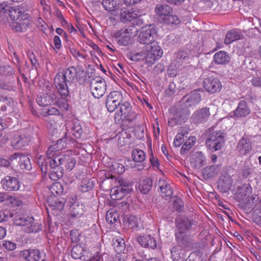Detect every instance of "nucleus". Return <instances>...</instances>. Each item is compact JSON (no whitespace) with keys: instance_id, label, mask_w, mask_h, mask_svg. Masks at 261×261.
Listing matches in <instances>:
<instances>
[{"instance_id":"c85d7f7f","label":"nucleus","mask_w":261,"mask_h":261,"mask_svg":"<svg viewBox=\"0 0 261 261\" xmlns=\"http://www.w3.org/2000/svg\"><path fill=\"white\" fill-rule=\"evenodd\" d=\"M237 148L241 154L245 155L252 149L251 142L249 139L243 138L239 141Z\"/></svg>"},{"instance_id":"4d7b16f0","label":"nucleus","mask_w":261,"mask_h":261,"mask_svg":"<svg viewBox=\"0 0 261 261\" xmlns=\"http://www.w3.org/2000/svg\"><path fill=\"white\" fill-rule=\"evenodd\" d=\"M149 160L151 165L153 168V169L155 170H159L162 172V171L160 168V165L158 158L154 157L153 155H151Z\"/></svg>"},{"instance_id":"412c9836","label":"nucleus","mask_w":261,"mask_h":261,"mask_svg":"<svg viewBox=\"0 0 261 261\" xmlns=\"http://www.w3.org/2000/svg\"><path fill=\"white\" fill-rule=\"evenodd\" d=\"M206 158L203 154L198 151L193 154L190 158V164L192 167L199 169L206 164Z\"/></svg>"},{"instance_id":"b1692460","label":"nucleus","mask_w":261,"mask_h":261,"mask_svg":"<svg viewBox=\"0 0 261 261\" xmlns=\"http://www.w3.org/2000/svg\"><path fill=\"white\" fill-rule=\"evenodd\" d=\"M127 58L133 61L145 60L146 62V56L144 46L142 48H135L127 53Z\"/></svg>"},{"instance_id":"f8f14e48","label":"nucleus","mask_w":261,"mask_h":261,"mask_svg":"<svg viewBox=\"0 0 261 261\" xmlns=\"http://www.w3.org/2000/svg\"><path fill=\"white\" fill-rule=\"evenodd\" d=\"M67 140L66 136V137L58 140L57 143L49 146L46 151V156L48 161L57 155L64 154V153L61 152V150L67 147Z\"/></svg>"},{"instance_id":"4468645a","label":"nucleus","mask_w":261,"mask_h":261,"mask_svg":"<svg viewBox=\"0 0 261 261\" xmlns=\"http://www.w3.org/2000/svg\"><path fill=\"white\" fill-rule=\"evenodd\" d=\"M132 33L128 28H122L115 34L118 44L120 46H126L131 43Z\"/></svg>"},{"instance_id":"0eeeda50","label":"nucleus","mask_w":261,"mask_h":261,"mask_svg":"<svg viewBox=\"0 0 261 261\" xmlns=\"http://www.w3.org/2000/svg\"><path fill=\"white\" fill-rule=\"evenodd\" d=\"M157 34L156 28L153 24L143 27L138 35V41L141 44H147L154 40Z\"/></svg>"},{"instance_id":"bf43d9fd","label":"nucleus","mask_w":261,"mask_h":261,"mask_svg":"<svg viewBox=\"0 0 261 261\" xmlns=\"http://www.w3.org/2000/svg\"><path fill=\"white\" fill-rule=\"evenodd\" d=\"M6 199L7 201V203L8 204H12L14 206H19L21 204V202L16 199L15 197L9 196L6 198Z\"/></svg>"},{"instance_id":"6ab92c4d","label":"nucleus","mask_w":261,"mask_h":261,"mask_svg":"<svg viewBox=\"0 0 261 261\" xmlns=\"http://www.w3.org/2000/svg\"><path fill=\"white\" fill-rule=\"evenodd\" d=\"M30 141V139L29 137L23 134L20 135L17 133L14 134L11 141V145L16 149H20L28 145Z\"/></svg>"},{"instance_id":"4c0bfd02","label":"nucleus","mask_w":261,"mask_h":261,"mask_svg":"<svg viewBox=\"0 0 261 261\" xmlns=\"http://www.w3.org/2000/svg\"><path fill=\"white\" fill-rule=\"evenodd\" d=\"M152 185V182L151 179L147 178L140 181L139 186V189L142 193L146 194L150 190Z\"/></svg>"},{"instance_id":"ea45409f","label":"nucleus","mask_w":261,"mask_h":261,"mask_svg":"<svg viewBox=\"0 0 261 261\" xmlns=\"http://www.w3.org/2000/svg\"><path fill=\"white\" fill-rule=\"evenodd\" d=\"M132 156L135 162H143L146 158L145 152L140 149H134L132 153Z\"/></svg>"},{"instance_id":"7ed1b4c3","label":"nucleus","mask_w":261,"mask_h":261,"mask_svg":"<svg viewBox=\"0 0 261 261\" xmlns=\"http://www.w3.org/2000/svg\"><path fill=\"white\" fill-rule=\"evenodd\" d=\"M189 60L187 52L181 50L176 53L167 70L169 76L175 77L182 70L185 64L189 62Z\"/></svg>"},{"instance_id":"69168bd1","label":"nucleus","mask_w":261,"mask_h":261,"mask_svg":"<svg viewBox=\"0 0 261 261\" xmlns=\"http://www.w3.org/2000/svg\"><path fill=\"white\" fill-rule=\"evenodd\" d=\"M136 118V114L135 112L132 110H130L128 112L126 115L123 117V120H126L129 121H133Z\"/></svg>"},{"instance_id":"bb28decb","label":"nucleus","mask_w":261,"mask_h":261,"mask_svg":"<svg viewBox=\"0 0 261 261\" xmlns=\"http://www.w3.org/2000/svg\"><path fill=\"white\" fill-rule=\"evenodd\" d=\"M139 243L143 247L155 249L156 247V242L154 238L150 235L141 236L138 239Z\"/></svg>"},{"instance_id":"f3484780","label":"nucleus","mask_w":261,"mask_h":261,"mask_svg":"<svg viewBox=\"0 0 261 261\" xmlns=\"http://www.w3.org/2000/svg\"><path fill=\"white\" fill-rule=\"evenodd\" d=\"M29 10V6L24 4L14 7L11 11H10V16L13 20H27L28 18V15L26 12Z\"/></svg>"},{"instance_id":"2f4dec72","label":"nucleus","mask_w":261,"mask_h":261,"mask_svg":"<svg viewBox=\"0 0 261 261\" xmlns=\"http://www.w3.org/2000/svg\"><path fill=\"white\" fill-rule=\"evenodd\" d=\"M186 106L192 107L198 104L201 100L200 94L197 92H193L185 97Z\"/></svg>"},{"instance_id":"c756f323","label":"nucleus","mask_w":261,"mask_h":261,"mask_svg":"<svg viewBox=\"0 0 261 261\" xmlns=\"http://www.w3.org/2000/svg\"><path fill=\"white\" fill-rule=\"evenodd\" d=\"M243 34L242 31L233 29L228 31L226 35L224 42L226 44L243 38Z\"/></svg>"},{"instance_id":"9d476101","label":"nucleus","mask_w":261,"mask_h":261,"mask_svg":"<svg viewBox=\"0 0 261 261\" xmlns=\"http://www.w3.org/2000/svg\"><path fill=\"white\" fill-rule=\"evenodd\" d=\"M68 81L61 71L59 72L54 78V84L61 97L65 99L69 95L67 82Z\"/></svg>"},{"instance_id":"20e7f679","label":"nucleus","mask_w":261,"mask_h":261,"mask_svg":"<svg viewBox=\"0 0 261 261\" xmlns=\"http://www.w3.org/2000/svg\"><path fill=\"white\" fill-rule=\"evenodd\" d=\"M118 17L115 18V16H110V19L114 20H120L122 22H125L127 21H135L137 25L142 24L143 20L140 18L141 14L138 9H132L130 10H127L124 7L119 8V11H118Z\"/></svg>"},{"instance_id":"338daca9","label":"nucleus","mask_w":261,"mask_h":261,"mask_svg":"<svg viewBox=\"0 0 261 261\" xmlns=\"http://www.w3.org/2000/svg\"><path fill=\"white\" fill-rule=\"evenodd\" d=\"M47 111H46L45 112H44V116H46L47 115H58L59 114V111L58 109L54 107H50L48 108L47 109H46Z\"/></svg>"},{"instance_id":"a19ab883","label":"nucleus","mask_w":261,"mask_h":261,"mask_svg":"<svg viewBox=\"0 0 261 261\" xmlns=\"http://www.w3.org/2000/svg\"><path fill=\"white\" fill-rule=\"evenodd\" d=\"M162 21L165 24L170 25H176L180 23V20L177 15H171V14L167 17H165Z\"/></svg>"},{"instance_id":"9b49d317","label":"nucleus","mask_w":261,"mask_h":261,"mask_svg":"<svg viewBox=\"0 0 261 261\" xmlns=\"http://www.w3.org/2000/svg\"><path fill=\"white\" fill-rule=\"evenodd\" d=\"M68 204L70 205L69 215L71 218H79L83 215L85 206L82 202L76 200L75 196L69 198Z\"/></svg>"},{"instance_id":"ddd939ff","label":"nucleus","mask_w":261,"mask_h":261,"mask_svg":"<svg viewBox=\"0 0 261 261\" xmlns=\"http://www.w3.org/2000/svg\"><path fill=\"white\" fill-rule=\"evenodd\" d=\"M122 95L118 91H113L111 92L106 100V106L108 110L110 112H114L117 106L120 105L122 100Z\"/></svg>"},{"instance_id":"7c9ffc66","label":"nucleus","mask_w":261,"mask_h":261,"mask_svg":"<svg viewBox=\"0 0 261 261\" xmlns=\"http://www.w3.org/2000/svg\"><path fill=\"white\" fill-rule=\"evenodd\" d=\"M230 58L226 52L219 51L216 53L213 57L214 62L219 65H224L228 63Z\"/></svg>"},{"instance_id":"e433bc0d","label":"nucleus","mask_w":261,"mask_h":261,"mask_svg":"<svg viewBox=\"0 0 261 261\" xmlns=\"http://www.w3.org/2000/svg\"><path fill=\"white\" fill-rule=\"evenodd\" d=\"M196 141V138L194 136L188 137L187 139L185 141L183 145L182 146L180 152L181 154H185L189 151L192 147L194 145Z\"/></svg>"},{"instance_id":"dca6fc26","label":"nucleus","mask_w":261,"mask_h":261,"mask_svg":"<svg viewBox=\"0 0 261 261\" xmlns=\"http://www.w3.org/2000/svg\"><path fill=\"white\" fill-rule=\"evenodd\" d=\"M203 84L204 89L211 93L219 92L222 88L221 83L219 79L212 76L205 79Z\"/></svg>"},{"instance_id":"774afa93","label":"nucleus","mask_w":261,"mask_h":261,"mask_svg":"<svg viewBox=\"0 0 261 261\" xmlns=\"http://www.w3.org/2000/svg\"><path fill=\"white\" fill-rule=\"evenodd\" d=\"M251 83L252 85H253L254 86L261 87V77H253L251 80Z\"/></svg>"},{"instance_id":"c03bdc74","label":"nucleus","mask_w":261,"mask_h":261,"mask_svg":"<svg viewBox=\"0 0 261 261\" xmlns=\"http://www.w3.org/2000/svg\"><path fill=\"white\" fill-rule=\"evenodd\" d=\"M131 108L130 104L126 101L123 102L120 105L119 115L120 114L122 119L123 117L126 115Z\"/></svg>"},{"instance_id":"c9c22d12","label":"nucleus","mask_w":261,"mask_h":261,"mask_svg":"<svg viewBox=\"0 0 261 261\" xmlns=\"http://www.w3.org/2000/svg\"><path fill=\"white\" fill-rule=\"evenodd\" d=\"M220 171V166L218 165L211 166L205 168L203 175L207 178L214 177Z\"/></svg>"},{"instance_id":"e2e57ef3","label":"nucleus","mask_w":261,"mask_h":261,"mask_svg":"<svg viewBox=\"0 0 261 261\" xmlns=\"http://www.w3.org/2000/svg\"><path fill=\"white\" fill-rule=\"evenodd\" d=\"M36 24L41 30L44 31L46 29L47 24L40 17L37 18L36 21Z\"/></svg>"},{"instance_id":"f257e3e1","label":"nucleus","mask_w":261,"mask_h":261,"mask_svg":"<svg viewBox=\"0 0 261 261\" xmlns=\"http://www.w3.org/2000/svg\"><path fill=\"white\" fill-rule=\"evenodd\" d=\"M44 160L43 156H39L38 160L39 166L42 172L46 173L48 171L50 178L55 181L62 177L64 169L71 171L76 164V160L69 152L56 156L48 161V165L44 167Z\"/></svg>"},{"instance_id":"0e129e2a","label":"nucleus","mask_w":261,"mask_h":261,"mask_svg":"<svg viewBox=\"0 0 261 261\" xmlns=\"http://www.w3.org/2000/svg\"><path fill=\"white\" fill-rule=\"evenodd\" d=\"M3 246L7 250L10 251L14 250L16 248V245L15 243L6 241L3 243Z\"/></svg>"},{"instance_id":"5fc2aeb1","label":"nucleus","mask_w":261,"mask_h":261,"mask_svg":"<svg viewBox=\"0 0 261 261\" xmlns=\"http://www.w3.org/2000/svg\"><path fill=\"white\" fill-rule=\"evenodd\" d=\"M34 261H44L45 256L44 253L40 252L38 250H33L32 259Z\"/></svg>"},{"instance_id":"58836bf2","label":"nucleus","mask_w":261,"mask_h":261,"mask_svg":"<svg viewBox=\"0 0 261 261\" xmlns=\"http://www.w3.org/2000/svg\"><path fill=\"white\" fill-rule=\"evenodd\" d=\"M188 132L186 130L181 131L178 133L174 139V145L175 147H179L185 141V139L188 138Z\"/></svg>"},{"instance_id":"6e6552de","label":"nucleus","mask_w":261,"mask_h":261,"mask_svg":"<svg viewBox=\"0 0 261 261\" xmlns=\"http://www.w3.org/2000/svg\"><path fill=\"white\" fill-rule=\"evenodd\" d=\"M106 82L101 77H96L90 84V90L92 95L96 98L101 97L106 91Z\"/></svg>"},{"instance_id":"423d86ee","label":"nucleus","mask_w":261,"mask_h":261,"mask_svg":"<svg viewBox=\"0 0 261 261\" xmlns=\"http://www.w3.org/2000/svg\"><path fill=\"white\" fill-rule=\"evenodd\" d=\"M224 142L223 133L220 130H215L209 134L206 141V144L210 149L217 151L222 148Z\"/></svg>"},{"instance_id":"a211bd4d","label":"nucleus","mask_w":261,"mask_h":261,"mask_svg":"<svg viewBox=\"0 0 261 261\" xmlns=\"http://www.w3.org/2000/svg\"><path fill=\"white\" fill-rule=\"evenodd\" d=\"M122 0H103L102 5L105 9L110 12V17L115 15L118 17L119 8L121 6Z\"/></svg>"},{"instance_id":"603ef678","label":"nucleus","mask_w":261,"mask_h":261,"mask_svg":"<svg viewBox=\"0 0 261 261\" xmlns=\"http://www.w3.org/2000/svg\"><path fill=\"white\" fill-rule=\"evenodd\" d=\"M180 250L181 247L180 246H174L171 249V254L173 261H178L180 259Z\"/></svg>"},{"instance_id":"2eb2a0df","label":"nucleus","mask_w":261,"mask_h":261,"mask_svg":"<svg viewBox=\"0 0 261 261\" xmlns=\"http://www.w3.org/2000/svg\"><path fill=\"white\" fill-rule=\"evenodd\" d=\"M1 184L4 189L8 191H16L20 187V183L16 177L5 176L1 180Z\"/></svg>"},{"instance_id":"79ce46f5","label":"nucleus","mask_w":261,"mask_h":261,"mask_svg":"<svg viewBox=\"0 0 261 261\" xmlns=\"http://www.w3.org/2000/svg\"><path fill=\"white\" fill-rule=\"evenodd\" d=\"M41 229V224L38 222H35L33 219V221L27 225L25 228H24V230L28 232H37L40 231Z\"/></svg>"},{"instance_id":"cd10ccee","label":"nucleus","mask_w":261,"mask_h":261,"mask_svg":"<svg viewBox=\"0 0 261 261\" xmlns=\"http://www.w3.org/2000/svg\"><path fill=\"white\" fill-rule=\"evenodd\" d=\"M155 11L160 18L163 20L172 12V8L166 4H158L155 8Z\"/></svg>"},{"instance_id":"aec40b11","label":"nucleus","mask_w":261,"mask_h":261,"mask_svg":"<svg viewBox=\"0 0 261 261\" xmlns=\"http://www.w3.org/2000/svg\"><path fill=\"white\" fill-rule=\"evenodd\" d=\"M250 112L251 110L247 103L245 100H241L234 111V117L237 118H244Z\"/></svg>"},{"instance_id":"a18cd8bd","label":"nucleus","mask_w":261,"mask_h":261,"mask_svg":"<svg viewBox=\"0 0 261 261\" xmlns=\"http://www.w3.org/2000/svg\"><path fill=\"white\" fill-rule=\"evenodd\" d=\"M61 72L69 81V80L73 79L75 76L76 70L74 67H70L65 70L61 71Z\"/></svg>"},{"instance_id":"6e6d98bb","label":"nucleus","mask_w":261,"mask_h":261,"mask_svg":"<svg viewBox=\"0 0 261 261\" xmlns=\"http://www.w3.org/2000/svg\"><path fill=\"white\" fill-rule=\"evenodd\" d=\"M11 7L10 5L6 2L0 3V13L2 14H6L10 13Z\"/></svg>"},{"instance_id":"5701e85b","label":"nucleus","mask_w":261,"mask_h":261,"mask_svg":"<svg viewBox=\"0 0 261 261\" xmlns=\"http://www.w3.org/2000/svg\"><path fill=\"white\" fill-rule=\"evenodd\" d=\"M158 185L161 192L162 196L167 199L171 197L173 195V190L169 182L165 179H160Z\"/></svg>"},{"instance_id":"13d9d810","label":"nucleus","mask_w":261,"mask_h":261,"mask_svg":"<svg viewBox=\"0 0 261 261\" xmlns=\"http://www.w3.org/2000/svg\"><path fill=\"white\" fill-rule=\"evenodd\" d=\"M33 250H25L21 252L20 256L24 259L31 261L32 260Z\"/></svg>"},{"instance_id":"37998d69","label":"nucleus","mask_w":261,"mask_h":261,"mask_svg":"<svg viewBox=\"0 0 261 261\" xmlns=\"http://www.w3.org/2000/svg\"><path fill=\"white\" fill-rule=\"evenodd\" d=\"M94 181L88 178L84 179L81 182V188L83 192H87L93 188Z\"/></svg>"},{"instance_id":"49530a36","label":"nucleus","mask_w":261,"mask_h":261,"mask_svg":"<svg viewBox=\"0 0 261 261\" xmlns=\"http://www.w3.org/2000/svg\"><path fill=\"white\" fill-rule=\"evenodd\" d=\"M126 224L127 227L130 228H134L137 227L138 226V218L133 215L129 216L127 218Z\"/></svg>"},{"instance_id":"8fccbe9b","label":"nucleus","mask_w":261,"mask_h":261,"mask_svg":"<svg viewBox=\"0 0 261 261\" xmlns=\"http://www.w3.org/2000/svg\"><path fill=\"white\" fill-rule=\"evenodd\" d=\"M71 133L76 139L81 138L83 133L82 126L79 123H74L72 126Z\"/></svg>"},{"instance_id":"393cba45","label":"nucleus","mask_w":261,"mask_h":261,"mask_svg":"<svg viewBox=\"0 0 261 261\" xmlns=\"http://www.w3.org/2000/svg\"><path fill=\"white\" fill-rule=\"evenodd\" d=\"M11 161L19 160L20 166L22 169L29 171L31 169V163L29 158L19 153H14L10 158Z\"/></svg>"},{"instance_id":"680f3d73","label":"nucleus","mask_w":261,"mask_h":261,"mask_svg":"<svg viewBox=\"0 0 261 261\" xmlns=\"http://www.w3.org/2000/svg\"><path fill=\"white\" fill-rule=\"evenodd\" d=\"M10 27L13 30L19 32H22L23 31V29L24 28V24L21 25L19 22L17 21H14L12 22L10 24Z\"/></svg>"},{"instance_id":"473e14b6","label":"nucleus","mask_w":261,"mask_h":261,"mask_svg":"<svg viewBox=\"0 0 261 261\" xmlns=\"http://www.w3.org/2000/svg\"><path fill=\"white\" fill-rule=\"evenodd\" d=\"M32 221H33V218L27 216L19 215L16 216L14 219V223L15 225L23 226L24 228Z\"/></svg>"},{"instance_id":"a878e982","label":"nucleus","mask_w":261,"mask_h":261,"mask_svg":"<svg viewBox=\"0 0 261 261\" xmlns=\"http://www.w3.org/2000/svg\"><path fill=\"white\" fill-rule=\"evenodd\" d=\"M210 115L209 109L204 108L196 111L193 115V121L196 123H199L204 122L207 120Z\"/></svg>"},{"instance_id":"72a5a7b5","label":"nucleus","mask_w":261,"mask_h":261,"mask_svg":"<svg viewBox=\"0 0 261 261\" xmlns=\"http://www.w3.org/2000/svg\"><path fill=\"white\" fill-rule=\"evenodd\" d=\"M232 182V179L229 176L220 178L218 181V187L222 192H226L230 189Z\"/></svg>"},{"instance_id":"1a4fd4ad","label":"nucleus","mask_w":261,"mask_h":261,"mask_svg":"<svg viewBox=\"0 0 261 261\" xmlns=\"http://www.w3.org/2000/svg\"><path fill=\"white\" fill-rule=\"evenodd\" d=\"M191 226L189 220H186L182 222L176 221L177 232L176 233V239L178 244L183 246H188L190 244V241L185 237V232L188 230Z\"/></svg>"},{"instance_id":"052dcab7","label":"nucleus","mask_w":261,"mask_h":261,"mask_svg":"<svg viewBox=\"0 0 261 261\" xmlns=\"http://www.w3.org/2000/svg\"><path fill=\"white\" fill-rule=\"evenodd\" d=\"M124 241L122 239L119 238L114 242V246L117 252H121L123 249Z\"/></svg>"},{"instance_id":"3c124183","label":"nucleus","mask_w":261,"mask_h":261,"mask_svg":"<svg viewBox=\"0 0 261 261\" xmlns=\"http://www.w3.org/2000/svg\"><path fill=\"white\" fill-rule=\"evenodd\" d=\"M83 248L78 245L74 246L71 251V255L74 259L81 258L82 257Z\"/></svg>"},{"instance_id":"864d4df0","label":"nucleus","mask_w":261,"mask_h":261,"mask_svg":"<svg viewBox=\"0 0 261 261\" xmlns=\"http://www.w3.org/2000/svg\"><path fill=\"white\" fill-rule=\"evenodd\" d=\"M177 114L173 118L169 119L168 125L173 127L177 123H180L185 122L186 119L185 116H180L179 118H177Z\"/></svg>"},{"instance_id":"4be33fe9","label":"nucleus","mask_w":261,"mask_h":261,"mask_svg":"<svg viewBox=\"0 0 261 261\" xmlns=\"http://www.w3.org/2000/svg\"><path fill=\"white\" fill-rule=\"evenodd\" d=\"M130 192L128 187L120 185L113 188L111 190L110 195L113 200H116L121 199L125 194Z\"/></svg>"},{"instance_id":"f03ea898","label":"nucleus","mask_w":261,"mask_h":261,"mask_svg":"<svg viewBox=\"0 0 261 261\" xmlns=\"http://www.w3.org/2000/svg\"><path fill=\"white\" fill-rule=\"evenodd\" d=\"M45 88L43 89L45 93H40L37 98V102L39 106L45 107L55 105L62 110H68V105L66 99L58 97L54 93L53 87L48 82L46 83Z\"/></svg>"},{"instance_id":"de8ad7c7","label":"nucleus","mask_w":261,"mask_h":261,"mask_svg":"<svg viewBox=\"0 0 261 261\" xmlns=\"http://www.w3.org/2000/svg\"><path fill=\"white\" fill-rule=\"evenodd\" d=\"M49 190L53 195H60L63 191L62 186L60 182H55L52 184Z\"/></svg>"},{"instance_id":"f704fd0d","label":"nucleus","mask_w":261,"mask_h":261,"mask_svg":"<svg viewBox=\"0 0 261 261\" xmlns=\"http://www.w3.org/2000/svg\"><path fill=\"white\" fill-rule=\"evenodd\" d=\"M66 200L64 198H56L53 201L50 202L49 206L53 210L61 211L63 209Z\"/></svg>"},{"instance_id":"39448f33","label":"nucleus","mask_w":261,"mask_h":261,"mask_svg":"<svg viewBox=\"0 0 261 261\" xmlns=\"http://www.w3.org/2000/svg\"><path fill=\"white\" fill-rule=\"evenodd\" d=\"M144 48L146 56V63L150 65L159 60L163 55V49L155 41L146 44Z\"/></svg>"},{"instance_id":"09e8293b","label":"nucleus","mask_w":261,"mask_h":261,"mask_svg":"<svg viewBox=\"0 0 261 261\" xmlns=\"http://www.w3.org/2000/svg\"><path fill=\"white\" fill-rule=\"evenodd\" d=\"M118 214L113 210L108 211L106 214V220L108 223H114L117 220Z\"/></svg>"}]
</instances>
